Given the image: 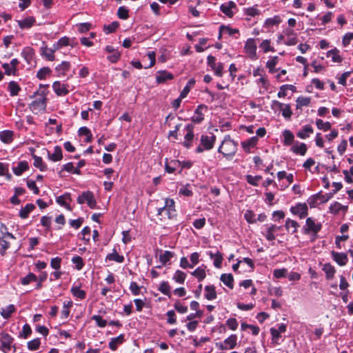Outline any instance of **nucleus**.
<instances>
[{"label": "nucleus", "mask_w": 353, "mask_h": 353, "mask_svg": "<svg viewBox=\"0 0 353 353\" xmlns=\"http://www.w3.org/2000/svg\"><path fill=\"white\" fill-rule=\"evenodd\" d=\"M72 301H69L63 303V310L61 312V318L66 319L70 315V308L72 306Z\"/></svg>", "instance_id": "37998d69"}, {"label": "nucleus", "mask_w": 353, "mask_h": 353, "mask_svg": "<svg viewBox=\"0 0 353 353\" xmlns=\"http://www.w3.org/2000/svg\"><path fill=\"white\" fill-rule=\"evenodd\" d=\"M310 97H299L296 100V109H301L303 106H307L310 103Z\"/></svg>", "instance_id": "09e8293b"}, {"label": "nucleus", "mask_w": 353, "mask_h": 353, "mask_svg": "<svg viewBox=\"0 0 353 353\" xmlns=\"http://www.w3.org/2000/svg\"><path fill=\"white\" fill-rule=\"evenodd\" d=\"M237 336L236 334H231L229 337L225 339L222 343H216V346L221 350H225L227 349H233L236 345Z\"/></svg>", "instance_id": "9d476101"}, {"label": "nucleus", "mask_w": 353, "mask_h": 353, "mask_svg": "<svg viewBox=\"0 0 353 353\" xmlns=\"http://www.w3.org/2000/svg\"><path fill=\"white\" fill-rule=\"evenodd\" d=\"M106 261H114L117 263H123L124 261V256L120 255L117 253L115 249H114L113 252L108 254L105 258Z\"/></svg>", "instance_id": "58836bf2"}, {"label": "nucleus", "mask_w": 353, "mask_h": 353, "mask_svg": "<svg viewBox=\"0 0 353 353\" xmlns=\"http://www.w3.org/2000/svg\"><path fill=\"white\" fill-rule=\"evenodd\" d=\"M14 339L6 332H1L0 334V343L1 349L4 353H8L11 350L12 347L14 348L13 352L16 351L15 345H13Z\"/></svg>", "instance_id": "39448f33"}, {"label": "nucleus", "mask_w": 353, "mask_h": 353, "mask_svg": "<svg viewBox=\"0 0 353 353\" xmlns=\"http://www.w3.org/2000/svg\"><path fill=\"white\" fill-rule=\"evenodd\" d=\"M194 137V132H187L184 137L185 141L183 143V145L186 148H190L192 147V141Z\"/></svg>", "instance_id": "680f3d73"}, {"label": "nucleus", "mask_w": 353, "mask_h": 353, "mask_svg": "<svg viewBox=\"0 0 353 353\" xmlns=\"http://www.w3.org/2000/svg\"><path fill=\"white\" fill-rule=\"evenodd\" d=\"M262 179V176L260 175L252 176L250 174H248L245 176V179L247 182L254 186H258L259 181Z\"/></svg>", "instance_id": "bf43d9fd"}, {"label": "nucleus", "mask_w": 353, "mask_h": 353, "mask_svg": "<svg viewBox=\"0 0 353 353\" xmlns=\"http://www.w3.org/2000/svg\"><path fill=\"white\" fill-rule=\"evenodd\" d=\"M70 292L74 297L80 299H84L86 296V292L81 290L79 286L73 285L70 289Z\"/></svg>", "instance_id": "72a5a7b5"}, {"label": "nucleus", "mask_w": 353, "mask_h": 353, "mask_svg": "<svg viewBox=\"0 0 353 353\" xmlns=\"http://www.w3.org/2000/svg\"><path fill=\"white\" fill-rule=\"evenodd\" d=\"M322 270L325 272L327 280H332L336 273L335 268L330 263H325Z\"/></svg>", "instance_id": "412c9836"}, {"label": "nucleus", "mask_w": 353, "mask_h": 353, "mask_svg": "<svg viewBox=\"0 0 353 353\" xmlns=\"http://www.w3.org/2000/svg\"><path fill=\"white\" fill-rule=\"evenodd\" d=\"M14 132L11 130H3L0 132V139L4 143H10L13 140Z\"/></svg>", "instance_id": "cd10ccee"}, {"label": "nucleus", "mask_w": 353, "mask_h": 353, "mask_svg": "<svg viewBox=\"0 0 353 353\" xmlns=\"http://www.w3.org/2000/svg\"><path fill=\"white\" fill-rule=\"evenodd\" d=\"M208 65L214 71L216 76L221 77L223 76V63L219 62L216 63V58L212 55H208L207 57Z\"/></svg>", "instance_id": "1a4fd4ad"}, {"label": "nucleus", "mask_w": 353, "mask_h": 353, "mask_svg": "<svg viewBox=\"0 0 353 353\" xmlns=\"http://www.w3.org/2000/svg\"><path fill=\"white\" fill-rule=\"evenodd\" d=\"M208 110V106L204 104L199 105L194 110V114L191 117V121L194 123L199 124L204 120V114L202 111Z\"/></svg>", "instance_id": "f8f14e48"}, {"label": "nucleus", "mask_w": 353, "mask_h": 353, "mask_svg": "<svg viewBox=\"0 0 353 353\" xmlns=\"http://www.w3.org/2000/svg\"><path fill=\"white\" fill-rule=\"evenodd\" d=\"M316 125L318 129L323 130L325 132L330 130L332 128V125L330 122H324L322 119H320L316 120Z\"/></svg>", "instance_id": "5fc2aeb1"}, {"label": "nucleus", "mask_w": 353, "mask_h": 353, "mask_svg": "<svg viewBox=\"0 0 353 353\" xmlns=\"http://www.w3.org/2000/svg\"><path fill=\"white\" fill-rule=\"evenodd\" d=\"M181 165V161L179 160H172L170 163H165V170L168 173H173L176 167Z\"/></svg>", "instance_id": "a19ab883"}, {"label": "nucleus", "mask_w": 353, "mask_h": 353, "mask_svg": "<svg viewBox=\"0 0 353 353\" xmlns=\"http://www.w3.org/2000/svg\"><path fill=\"white\" fill-rule=\"evenodd\" d=\"M70 63L68 61H63L61 64L58 65L55 68L56 72L58 73V76L65 75L66 72L70 70Z\"/></svg>", "instance_id": "2f4dec72"}, {"label": "nucleus", "mask_w": 353, "mask_h": 353, "mask_svg": "<svg viewBox=\"0 0 353 353\" xmlns=\"http://www.w3.org/2000/svg\"><path fill=\"white\" fill-rule=\"evenodd\" d=\"M174 79V75L167 70H159L156 76V81L157 83H163L168 80Z\"/></svg>", "instance_id": "a211bd4d"}, {"label": "nucleus", "mask_w": 353, "mask_h": 353, "mask_svg": "<svg viewBox=\"0 0 353 353\" xmlns=\"http://www.w3.org/2000/svg\"><path fill=\"white\" fill-rule=\"evenodd\" d=\"M216 141V136L212 134L211 137L208 135H201V144L204 147L206 150H210L213 148Z\"/></svg>", "instance_id": "2eb2a0df"}, {"label": "nucleus", "mask_w": 353, "mask_h": 353, "mask_svg": "<svg viewBox=\"0 0 353 353\" xmlns=\"http://www.w3.org/2000/svg\"><path fill=\"white\" fill-rule=\"evenodd\" d=\"M294 215H297L300 219H304L308 214V208L305 203H298L290 209Z\"/></svg>", "instance_id": "0eeeda50"}, {"label": "nucleus", "mask_w": 353, "mask_h": 353, "mask_svg": "<svg viewBox=\"0 0 353 353\" xmlns=\"http://www.w3.org/2000/svg\"><path fill=\"white\" fill-rule=\"evenodd\" d=\"M37 281V276L32 272H29L26 276L21 279V283L27 285L31 282Z\"/></svg>", "instance_id": "de8ad7c7"}, {"label": "nucleus", "mask_w": 353, "mask_h": 353, "mask_svg": "<svg viewBox=\"0 0 353 353\" xmlns=\"http://www.w3.org/2000/svg\"><path fill=\"white\" fill-rule=\"evenodd\" d=\"M195 84V80L194 79H191L189 80V81L187 83L185 86L183 88V90L181 92V98H185L189 92L190 91V89Z\"/></svg>", "instance_id": "4d7b16f0"}, {"label": "nucleus", "mask_w": 353, "mask_h": 353, "mask_svg": "<svg viewBox=\"0 0 353 353\" xmlns=\"http://www.w3.org/2000/svg\"><path fill=\"white\" fill-rule=\"evenodd\" d=\"M48 158L52 161H59L61 160L63 158L61 148L59 145L55 146L52 154H50V152H48Z\"/></svg>", "instance_id": "bb28decb"}, {"label": "nucleus", "mask_w": 353, "mask_h": 353, "mask_svg": "<svg viewBox=\"0 0 353 353\" xmlns=\"http://www.w3.org/2000/svg\"><path fill=\"white\" fill-rule=\"evenodd\" d=\"M36 22L34 17H28L22 20L18 21V25L21 29H29Z\"/></svg>", "instance_id": "aec40b11"}, {"label": "nucleus", "mask_w": 353, "mask_h": 353, "mask_svg": "<svg viewBox=\"0 0 353 353\" xmlns=\"http://www.w3.org/2000/svg\"><path fill=\"white\" fill-rule=\"evenodd\" d=\"M52 73V70L48 67H43L41 68L37 73V77L40 79L43 80L45 79L46 76L50 75Z\"/></svg>", "instance_id": "6e6d98bb"}, {"label": "nucleus", "mask_w": 353, "mask_h": 353, "mask_svg": "<svg viewBox=\"0 0 353 353\" xmlns=\"http://www.w3.org/2000/svg\"><path fill=\"white\" fill-rule=\"evenodd\" d=\"M322 228V223L316 222L312 217L307 218L305 224L303 227L302 231L304 234L311 236V242L315 241L319 236L318 233Z\"/></svg>", "instance_id": "f03ea898"}, {"label": "nucleus", "mask_w": 353, "mask_h": 353, "mask_svg": "<svg viewBox=\"0 0 353 353\" xmlns=\"http://www.w3.org/2000/svg\"><path fill=\"white\" fill-rule=\"evenodd\" d=\"M41 342L39 338L34 339L28 342V348L31 351H34L39 349Z\"/></svg>", "instance_id": "338daca9"}, {"label": "nucleus", "mask_w": 353, "mask_h": 353, "mask_svg": "<svg viewBox=\"0 0 353 353\" xmlns=\"http://www.w3.org/2000/svg\"><path fill=\"white\" fill-rule=\"evenodd\" d=\"M283 137L284 138L283 144L285 145L288 146L292 144L294 139V136L290 130H285L283 132Z\"/></svg>", "instance_id": "f704fd0d"}, {"label": "nucleus", "mask_w": 353, "mask_h": 353, "mask_svg": "<svg viewBox=\"0 0 353 353\" xmlns=\"http://www.w3.org/2000/svg\"><path fill=\"white\" fill-rule=\"evenodd\" d=\"M220 280L229 288H234V278L232 274H222Z\"/></svg>", "instance_id": "c756f323"}, {"label": "nucleus", "mask_w": 353, "mask_h": 353, "mask_svg": "<svg viewBox=\"0 0 353 353\" xmlns=\"http://www.w3.org/2000/svg\"><path fill=\"white\" fill-rule=\"evenodd\" d=\"M77 203L79 204L86 203L91 209L97 208V201L94 195L92 192L89 190L83 192L82 194L77 197Z\"/></svg>", "instance_id": "20e7f679"}, {"label": "nucleus", "mask_w": 353, "mask_h": 353, "mask_svg": "<svg viewBox=\"0 0 353 353\" xmlns=\"http://www.w3.org/2000/svg\"><path fill=\"white\" fill-rule=\"evenodd\" d=\"M332 256L333 260L340 266L346 265L348 261L347 255L344 252H337L332 251Z\"/></svg>", "instance_id": "f3484780"}, {"label": "nucleus", "mask_w": 353, "mask_h": 353, "mask_svg": "<svg viewBox=\"0 0 353 353\" xmlns=\"http://www.w3.org/2000/svg\"><path fill=\"white\" fill-rule=\"evenodd\" d=\"M341 210H347V206L342 205L340 203L335 201L330 207V212L334 214H336Z\"/></svg>", "instance_id": "8fccbe9b"}, {"label": "nucleus", "mask_w": 353, "mask_h": 353, "mask_svg": "<svg viewBox=\"0 0 353 353\" xmlns=\"http://www.w3.org/2000/svg\"><path fill=\"white\" fill-rule=\"evenodd\" d=\"M279 57L277 56H274L267 61L266 67L268 68L270 73H274L278 70L275 68V66L279 63Z\"/></svg>", "instance_id": "c9c22d12"}, {"label": "nucleus", "mask_w": 353, "mask_h": 353, "mask_svg": "<svg viewBox=\"0 0 353 353\" xmlns=\"http://www.w3.org/2000/svg\"><path fill=\"white\" fill-rule=\"evenodd\" d=\"M192 274L195 276L199 281H203L206 276L205 268L203 267L197 268L194 272H192Z\"/></svg>", "instance_id": "3c124183"}, {"label": "nucleus", "mask_w": 353, "mask_h": 353, "mask_svg": "<svg viewBox=\"0 0 353 353\" xmlns=\"http://www.w3.org/2000/svg\"><path fill=\"white\" fill-rule=\"evenodd\" d=\"M129 10L124 6L119 7L117 11L118 17L121 19H127L129 17Z\"/></svg>", "instance_id": "774afa93"}, {"label": "nucleus", "mask_w": 353, "mask_h": 353, "mask_svg": "<svg viewBox=\"0 0 353 353\" xmlns=\"http://www.w3.org/2000/svg\"><path fill=\"white\" fill-rule=\"evenodd\" d=\"M21 90V89L17 82L12 81L8 83V90L10 96L14 97L18 95Z\"/></svg>", "instance_id": "ea45409f"}, {"label": "nucleus", "mask_w": 353, "mask_h": 353, "mask_svg": "<svg viewBox=\"0 0 353 353\" xmlns=\"http://www.w3.org/2000/svg\"><path fill=\"white\" fill-rule=\"evenodd\" d=\"M49 85H39V90L35 92L31 97H35L37 96H39L40 97H46V95L48 94V88Z\"/></svg>", "instance_id": "603ef678"}, {"label": "nucleus", "mask_w": 353, "mask_h": 353, "mask_svg": "<svg viewBox=\"0 0 353 353\" xmlns=\"http://www.w3.org/2000/svg\"><path fill=\"white\" fill-rule=\"evenodd\" d=\"M314 130L311 125H305L303 127V128L299 131L296 134V136L301 139H305L310 137V134L313 133Z\"/></svg>", "instance_id": "a878e982"}, {"label": "nucleus", "mask_w": 353, "mask_h": 353, "mask_svg": "<svg viewBox=\"0 0 353 353\" xmlns=\"http://www.w3.org/2000/svg\"><path fill=\"white\" fill-rule=\"evenodd\" d=\"M69 85L61 83L60 81H54L52 88L57 96H65L69 93Z\"/></svg>", "instance_id": "4468645a"}, {"label": "nucleus", "mask_w": 353, "mask_h": 353, "mask_svg": "<svg viewBox=\"0 0 353 353\" xmlns=\"http://www.w3.org/2000/svg\"><path fill=\"white\" fill-rule=\"evenodd\" d=\"M175 202L172 199H165V205L158 208L157 214L165 218V216L170 219H172L176 216L175 210Z\"/></svg>", "instance_id": "7ed1b4c3"}, {"label": "nucleus", "mask_w": 353, "mask_h": 353, "mask_svg": "<svg viewBox=\"0 0 353 353\" xmlns=\"http://www.w3.org/2000/svg\"><path fill=\"white\" fill-rule=\"evenodd\" d=\"M162 294L168 296L169 298L171 297L170 293V286L168 281H163L160 284L158 289Z\"/></svg>", "instance_id": "864d4df0"}, {"label": "nucleus", "mask_w": 353, "mask_h": 353, "mask_svg": "<svg viewBox=\"0 0 353 353\" xmlns=\"http://www.w3.org/2000/svg\"><path fill=\"white\" fill-rule=\"evenodd\" d=\"M186 274L181 270H176L173 279L178 283L183 284L185 282Z\"/></svg>", "instance_id": "13d9d810"}, {"label": "nucleus", "mask_w": 353, "mask_h": 353, "mask_svg": "<svg viewBox=\"0 0 353 353\" xmlns=\"http://www.w3.org/2000/svg\"><path fill=\"white\" fill-rule=\"evenodd\" d=\"M28 169V163L26 161H19L17 166L12 168L13 172L17 176L21 175L23 172Z\"/></svg>", "instance_id": "4be33fe9"}, {"label": "nucleus", "mask_w": 353, "mask_h": 353, "mask_svg": "<svg viewBox=\"0 0 353 353\" xmlns=\"http://www.w3.org/2000/svg\"><path fill=\"white\" fill-rule=\"evenodd\" d=\"M35 209V205L32 203H28L19 211V216L21 219H26L29 214Z\"/></svg>", "instance_id": "c85d7f7f"}, {"label": "nucleus", "mask_w": 353, "mask_h": 353, "mask_svg": "<svg viewBox=\"0 0 353 353\" xmlns=\"http://www.w3.org/2000/svg\"><path fill=\"white\" fill-rule=\"evenodd\" d=\"M299 227V224L297 221L294 220H292L290 218H288L285 220V228L288 232H290V228H292L293 230L291 231L292 234H294L297 232V228Z\"/></svg>", "instance_id": "7c9ffc66"}, {"label": "nucleus", "mask_w": 353, "mask_h": 353, "mask_svg": "<svg viewBox=\"0 0 353 353\" xmlns=\"http://www.w3.org/2000/svg\"><path fill=\"white\" fill-rule=\"evenodd\" d=\"M205 290L207 292V293L205 294L206 299L211 301L216 298V292L215 287L213 285H206L205 287Z\"/></svg>", "instance_id": "473e14b6"}, {"label": "nucleus", "mask_w": 353, "mask_h": 353, "mask_svg": "<svg viewBox=\"0 0 353 353\" xmlns=\"http://www.w3.org/2000/svg\"><path fill=\"white\" fill-rule=\"evenodd\" d=\"M124 337V334H121L117 337L111 339L108 344L109 348L112 351H115L117 349L118 345H120L123 343L125 340Z\"/></svg>", "instance_id": "b1692460"}, {"label": "nucleus", "mask_w": 353, "mask_h": 353, "mask_svg": "<svg viewBox=\"0 0 353 353\" xmlns=\"http://www.w3.org/2000/svg\"><path fill=\"white\" fill-rule=\"evenodd\" d=\"M285 119H290L292 115V111L290 104H284L283 108L280 110Z\"/></svg>", "instance_id": "0e129e2a"}, {"label": "nucleus", "mask_w": 353, "mask_h": 353, "mask_svg": "<svg viewBox=\"0 0 353 353\" xmlns=\"http://www.w3.org/2000/svg\"><path fill=\"white\" fill-rule=\"evenodd\" d=\"M119 26V22L113 21L110 24L104 25L103 30L106 34H110L116 31Z\"/></svg>", "instance_id": "052dcab7"}, {"label": "nucleus", "mask_w": 353, "mask_h": 353, "mask_svg": "<svg viewBox=\"0 0 353 353\" xmlns=\"http://www.w3.org/2000/svg\"><path fill=\"white\" fill-rule=\"evenodd\" d=\"M174 253L166 250L163 254L159 256V261L162 263V265H165L168 261H170V259L174 257Z\"/></svg>", "instance_id": "49530a36"}, {"label": "nucleus", "mask_w": 353, "mask_h": 353, "mask_svg": "<svg viewBox=\"0 0 353 353\" xmlns=\"http://www.w3.org/2000/svg\"><path fill=\"white\" fill-rule=\"evenodd\" d=\"M257 137H252L247 141L241 142V146L246 153H250L251 148H254L258 143Z\"/></svg>", "instance_id": "6ab92c4d"}, {"label": "nucleus", "mask_w": 353, "mask_h": 353, "mask_svg": "<svg viewBox=\"0 0 353 353\" xmlns=\"http://www.w3.org/2000/svg\"><path fill=\"white\" fill-rule=\"evenodd\" d=\"M256 45L254 39H248L244 46L245 52L248 54L250 59L256 60L258 59L256 55Z\"/></svg>", "instance_id": "6e6552de"}, {"label": "nucleus", "mask_w": 353, "mask_h": 353, "mask_svg": "<svg viewBox=\"0 0 353 353\" xmlns=\"http://www.w3.org/2000/svg\"><path fill=\"white\" fill-rule=\"evenodd\" d=\"M48 278V273L46 272H42L37 277V283L35 286L36 290H40L42 288V283L44 282Z\"/></svg>", "instance_id": "e2e57ef3"}, {"label": "nucleus", "mask_w": 353, "mask_h": 353, "mask_svg": "<svg viewBox=\"0 0 353 353\" xmlns=\"http://www.w3.org/2000/svg\"><path fill=\"white\" fill-rule=\"evenodd\" d=\"M234 8H236V5L232 1L223 3L220 6L221 11L230 18L233 17L234 12L232 11V9Z\"/></svg>", "instance_id": "dca6fc26"}, {"label": "nucleus", "mask_w": 353, "mask_h": 353, "mask_svg": "<svg viewBox=\"0 0 353 353\" xmlns=\"http://www.w3.org/2000/svg\"><path fill=\"white\" fill-rule=\"evenodd\" d=\"M41 54L45 57L48 61H52L55 59L54 50H51V49L48 48L47 46L41 47Z\"/></svg>", "instance_id": "4c0bfd02"}, {"label": "nucleus", "mask_w": 353, "mask_h": 353, "mask_svg": "<svg viewBox=\"0 0 353 353\" xmlns=\"http://www.w3.org/2000/svg\"><path fill=\"white\" fill-rule=\"evenodd\" d=\"M332 196L330 193L326 194H321V192L313 194L307 199V203L310 208H314L318 203H324L330 200Z\"/></svg>", "instance_id": "423d86ee"}, {"label": "nucleus", "mask_w": 353, "mask_h": 353, "mask_svg": "<svg viewBox=\"0 0 353 353\" xmlns=\"http://www.w3.org/2000/svg\"><path fill=\"white\" fill-rule=\"evenodd\" d=\"M281 22V18L279 16H274L272 18H268L265 21V23L263 24L264 28H270L273 26H277Z\"/></svg>", "instance_id": "79ce46f5"}, {"label": "nucleus", "mask_w": 353, "mask_h": 353, "mask_svg": "<svg viewBox=\"0 0 353 353\" xmlns=\"http://www.w3.org/2000/svg\"><path fill=\"white\" fill-rule=\"evenodd\" d=\"M237 147V142L233 140L230 135H226L218 148V152L221 153L224 157L230 160L235 155Z\"/></svg>", "instance_id": "f257e3e1"}, {"label": "nucleus", "mask_w": 353, "mask_h": 353, "mask_svg": "<svg viewBox=\"0 0 353 353\" xmlns=\"http://www.w3.org/2000/svg\"><path fill=\"white\" fill-rule=\"evenodd\" d=\"M265 226L267 227L266 232H262V234L268 241H273L276 239L275 233L280 230L282 228V226H278L274 224H272L270 225H266Z\"/></svg>", "instance_id": "ddd939ff"}, {"label": "nucleus", "mask_w": 353, "mask_h": 353, "mask_svg": "<svg viewBox=\"0 0 353 353\" xmlns=\"http://www.w3.org/2000/svg\"><path fill=\"white\" fill-rule=\"evenodd\" d=\"M339 50L334 48L327 52V57H332V61L334 63H341L343 61V57L339 55Z\"/></svg>", "instance_id": "393cba45"}, {"label": "nucleus", "mask_w": 353, "mask_h": 353, "mask_svg": "<svg viewBox=\"0 0 353 353\" xmlns=\"http://www.w3.org/2000/svg\"><path fill=\"white\" fill-rule=\"evenodd\" d=\"M34 159V165L39 168L41 171H46L47 170V165L43 162L41 157L32 154Z\"/></svg>", "instance_id": "a18cd8bd"}, {"label": "nucleus", "mask_w": 353, "mask_h": 353, "mask_svg": "<svg viewBox=\"0 0 353 353\" xmlns=\"http://www.w3.org/2000/svg\"><path fill=\"white\" fill-rule=\"evenodd\" d=\"M307 150V148L306 144L304 143H301L299 145H293L291 148V150L294 153L299 154L301 156H304L306 154Z\"/></svg>", "instance_id": "e433bc0d"}, {"label": "nucleus", "mask_w": 353, "mask_h": 353, "mask_svg": "<svg viewBox=\"0 0 353 353\" xmlns=\"http://www.w3.org/2000/svg\"><path fill=\"white\" fill-rule=\"evenodd\" d=\"M21 55L26 62L30 64L34 56V50L31 47H26L23 49Z\"/></svg>", "instance_id": "5701e85b"}, {"label": "nucleus", "mask_w": 353, "mask_h": 353, "mask_svg": "<svg viewBox=\"0 0 353 353\" xmlns=\"http://www.w3.org/2000/svg\"><path fill=\"white\" fill-rule=\"evenodd\" d=\"M46 97H39L34 100L29 105L30 110L34 113L45 110L46 108Z\"/></svg>", "instance_id": "9b49d317"}, {"label": "nucleus", "mask_w": 353, "mask_h": 353, "mask_svg": "<svg viewBox=\"0 0 353 353\" xmlns=\"http://www.w3.org/2000/svg\"><path fill=\"white\" fill-rule=\"evenodd\" d=\"M259 48L263 49L264 52H268L269 51H275L274 48L270 46V40L268 39L263 40L259 45Z\"/></svg>", "instance_id": "69168bd1"}, {"label": "nucleus", "mask_w": 353, "mask_h": 353, "mask_svg": "<svg viewBox=\"0 0 353 353\" xmlns=\"http://www.w3.org/2000/svg\"><path fill=\"white\" fill-rule=\"evenodd\" d=\"M15 311L14 305L10 304L5 308H1V315L6 319H9L12 314Z\"/></svg>", "instance_id": "c03bdc74"}]
</instances>
